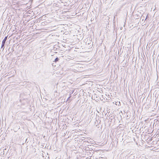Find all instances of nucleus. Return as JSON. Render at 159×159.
<instances>
[{
  "label": "nucleus",
  "instance_id": "1",
  "mask_svg": "<svg viewBox=\"0 0 159 159\" xmlns=\"http://www.w3.org/2000/svg\"><path fill=\"white\" fill-rule=\"evenodd\" d=\"M7 36H6L2 41L1 49L2 48V50H3V49L4 48L5 44L6 43V41L7 40Z\"/></svg>",
  "mask_w": 159,
  "mask_h": 159
},
{
  "label": "nucleus",
  "instance_id": "2",
  "mask_svg": "<svg viewBox=\"0 0 159 159\" xmlns=\"http://www.w3.org/2000/svg\"><path fill=\"white\" fill-rule=\"evenodd\" d=\"M109 120H110L111 121H112V120H113V119L114 118V117L112 116H111V117H109Z\"/></svg>",
  "mask_w": 159,
  "mask_h": 159
},
{
  "label": "nucleus",
  "instance_id": "3",
  "mask_svg": "<svg viewBox=\"0 0 159 159\" xmlns=\"http://www.w3.org/2000/svg\"><path fill=\"white\" fill-rule=\"evenodd\" d=\"M59 60V58H58L57 57H56L54 61L55 62L58 61Z\"/></svg>",
  "mask_w": 159,
  "mask_h": 159
},
{
  "label": "nucleus",
  "instance_id": "4",
  "mask_svg": "<svg viewBox=\"0 0 159 159\" xmlns=\"http://www.w3.org/2000/svg\"><path fill=\"white\" fill-rule=\"evenodd\" d=\"M109 116H110V115H109V116H108V115H107V117H108V118H109V117H110Z\"/></svg>",
  "mask_w": 159,
  "mask_h": 159
},
{
  "label": "nucleus",
  "instance_id": "5",
  "mask_svg": "<svg viewBox=\"0 0 159 159\" xmlns=\"http://www.w3.org/2000/svg\"><path fill=\"white\" fill-rule=\"evenodd\" d=\"M70 97H69L67 99V100H68L69 99V98H70Z\"/></svg>",
  "mask_w": 159,
  "mask_h": 159
}]
</instances>
